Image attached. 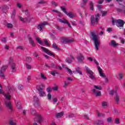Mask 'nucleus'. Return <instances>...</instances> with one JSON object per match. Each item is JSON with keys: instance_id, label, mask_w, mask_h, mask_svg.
Returning <instances> with one entry per match:
<instances>
[{"instance_id": "obj_1", "label": "nucleus", "mask_w": 125, "mask_h": 125, "mask_svg": "<svg viewBox=\"0 0 125 125\" xmlns=\"http://www.w3.org/2000/svg\"><path fill=\"white\" fill-rule=\"evenodd\" d=\"M91 36L92 41H93V42H94L95 47L96 50H99V45H100V43H99V41H98V35H96L95 33L92 32H91Z\"/></svg>"}, {"instance_id": "obj_2", "label": "nucleus", "mask_w": 125, "mask_h": 125, "mask_svg": "<svg viewBox=\"0 0 125 125\" xmlns=\"http://www.w3.org/2000/svg\"><path fill=\"white\" fill-rule=\"evenodd\" d=\"M112 23V25H116L117 27L118 28H124V26H125V21L121 19L115 20L113 19Z\"/></svg>"}, {"instance_id": "obj_3", "label": "nucleus", "mask_w": 125, "mask_h": 125, "mask_svg": "<svg viewBox=\"0 0 125 125\" xmlns=\"http://www.w3.org/2000/svg\"><path fill=\"white\" fill-rule=\"evenodd\" d=\"M94 16L92 15L91 16L90 21L92 25H95L96 24H98V21H99V18L100 17V14L99 13L96 14Z\"/></svg>"}, {"instance_id": "obj_4", "label": "nucleus", "mask_w": 125, "mask_h": 125, "mask_svg": "<svg viewBox=\"0 0 125 125\" xmlns=\"http://www.w3.org/2000/svg\"><path fill=\"white\" fill-rule=\"evenodd\" d=\"M13 57L10 58L9 63L11 65V70L12 73L16 72V64L13 62Z\"/></svg>"}, {"instance_id": "obj_5", "label": "nucleus", "mask_w": 125, "mask_h": 125, "mask_svg": "<svg viewBox=\"0 0 125 125\" xmlns=\"http://www.w3.org/2000/svg\"><path fill=\"white\" fill-rule=\"evenodd\" d=\"M42 86V85L37 86V89L39 91V95L41 97H44L45 96V92L43 90Z\"/></svg>"}, {"instance_id": "obj_6", "label": "nucleus", "mask_w": 125, "mask_h": 125, "mask_svg": "<svg viewBox=\"0 0 125 125\" xmlns=\"http://www.w3.org/2000/svg\"><path fill=\"white\" fill-rule=\"evenodd\" d=\"M62 43H68V42H75V40H74V39L72 38V39H70L68 37H65V38H63L62 39Z\"/></svg>"}, {"instance_id": "obj_7", "label": "nucleus", "mask_w": 125, "mask_h": 125, "mask_svg": "<svg viewBox=\"0 0 125 125\" xmlns=\"http://www.w3.org/2000/svg\"><path fill=\"white\" fill-rule=\"evenodd\" d=\"M38 119V120H37V118L34 119L35 122H37V123H38V124H41V123H42V122L43 121V118L42 117V115L40 114L39 113L36 114V116Z\"/></svg>"}, {"instance_id": "obj_8", "label": "nucleus", "mask_w": 125, "mask_h": 125, "mask_svg": "<svg viewBox=\"0 0 125 125\" xmlns=\"http://www.w3.org/2000/svg\"><path fill=\"white\" fill-rule=\"evenodd\" d=\"M77 59L79 63H83V61L84 60V56H83V54L79 53L78 54V56L77 57Z\"/></svg>"}, {"instance_id": "obj_9", "label": "nucleus", "mask_w": 125, "mask_h": 125, "mask_svg": "<svg viewBox=\"0 0 125 125\" xmlns=\"http://www.w3.org/2000/svg\"><path fill=\"white\" fill-rule=\"evenodd\" d=\"M42 49L43 51L45 52V53H46V54H48V55H50V56H53V57H54L55 56L53 53L50 52V50H48V49L44 47H42Z\"/></svg>"}, {"instance_id": "obj_10", "label": "nucleus", "mask_w": 125, "mask_h": 125, "mask_svg": "<svg viewBox=\"0 0 125 125\" xmlns=\"http://www.w3.org/2000/svg\"><path fill=\"white\" fill-rule=\"evenodd\" d=\"M48 25V22H44L43 23H40L38 25L37 29L40 30L41 31H42V28L44 27L45 25Z\"/></svg>"}, {"instance_id": "obj_11", "label": "nucleus", "mask_w": 125, "mask_h": 125, "mask_svg": "<svg viewBox=\"0 0 125 125\" xmlns=\"http://www.w3.org/2000/svg\"><path fill=\"white\" fill-rule=\"evenodd\" d=\"M5 104L6 107L10 110L11 112H13V111H14V109H13V108L12 107V105L11 104V102H5Z\"/></svg>"}, {"instance_id": "obj_12", "label": "nucleus", "mask_w": 125, "mask_h": 125, "mask_svg": "<svg viewBox=\"0 0 125 125\" xmlns=\"http://www.w3.org/2000/svg\"><path fill=\"white\" fill-rule=\"evenodd\" d=\"M125 2L124 3V5H123L122 8H116V11L119 13H123L125 15Z\"/></svg>"}, {"instance_id": "obj_13", "label": "nucleus", "mask_w": 125, "mask_h": 125, "mask_svg": "<svg viewBox=\"0 0 125 125\" xmlns=\"http://www.w3.org/2000/svg\"><path fill=\"white\" fill-rule=\"evenodd\" d=\"M109 45L110 46H113V47H116V46H118L119 45V43L116 42L115 40H112L109 43Z\"/></svg>"}, {"instance_id": "obj_14", "label": "nucleus", "mask_w": 125, "mask_h": 125, "mask_svg": "<svg viewBox=\"0 0 125 125\" xmlns=\"http://www.w3.org/2000/svg\"><path fill=\"white\" fill-rule=\"evenodd\" d=\"M92 91H93L94 94L95 95V96H101V91H96V89H93L92 90Z\"/></svg>"}, {"instance_id": "obj_15", "label": "nucleus", "mask_w": 125, "mask_h": 125, "mask_svg": "<svg viewBox=\"0 0 125 125\" xmlns=\"http://www.w3.org/2000/svg\"><path fill=\"white\" fill-rule=\"evenodd\" d=\"M98 69L100 77H102V78H105V74L103 73V72L102 71V69L101 68V67H100V66H98Z\"/></svg>"}, {"instance_id": "obj_16", "label": "nucleus", "mask_w": 125, "mask_h": 125, "mask_svg": "<svg viewBox=\"0 0 125 125\" xmlns=\"http://www.w3.org/2000/svg\"><path fill=\"white\" fill-rule=\"evenodd\" d=\"M34 105L35 106H38L39 105V98L38 97L35 96L34 97Z\"/></svg>"}, {"instance_id": "obj_17", "label": "nucleus", "mask_w": 125, "mask_h": 125, "mask_svg": "<svg viewBox=\"0 0 125 125\" xmlns=\"http://www.w3.org/2000/svg\"><path fill=\"white\" fill-rule=\"evenodd\" d=\"M29 43L31 44L32 46H36V43L34 42V40H33V38H31V37H29L28 38Z\"/></svg>"}, {"instance_id": "obj_18", "label": "nucleus", "mask_w": 125, "mask_h": 125, "mask_svg": "<svg viewBox=\"0 0 125 125\" xmlns=\"http://www.w3.org/2000/svg\"><path fill=\"white\" fill-rule=\"evenodd\" d=\"M64 116V111L61 112L60 113H58L56 114V117L59 119V118H61Z\"/></svg>"}, {"instance_id": "obj_19", "label": "nucleus", "mask_w": 125, "mask_h": 125, "mask_svg": "<svg viewBox=\"0 0 125 125\" xmlns=\"http://www.w3.org/2000/svg\"><path fill=\"white\" fill-rule=\"evenodd\" d=\"M103 124V121L102 120H96L94 122V125H100Z\"/></svg>"}, {"instance_id": "obj_20", "label": "nucleus", "mask_w": 125, "mask_h": 125, "mask_svg": "<svg viewBox=\"0 0 125 125\" xmlns=\"http://www.w3.org/2000/svg\"><path fill=\"white\" fill-rule=\"evenodd\" d=\"M85 70H86V72H87V73L88 74H89V75H93V72H92V71L90 70V69H89V68H88V66H85Z\"/></svg>"}, {"instance_id": "obj_21", "label": "nucleus", "mask_w": 125, "mask_h": 125, "mask_svg": "<svg viewBox=\"0 0 125 125\" xmlns=\"http://www.w3.org/2000/svg\"><path fill=\"white\" fill-rule=\"evenodd\" d=\"M116 96L114 98V99L117 103V104H119V101H120V96L117 94V92H115Z\"/></svg>"}, {"instance_id": "obj_22", "label": "nucleus", "mask_w": 125, "mask_h": 125, "mask_svg": "<svg viewBox=\"0 0 125 125\" xmlns=\"http://www.w3.org/2000/svg\"><path fill=\"white\" fill-rule=\"evenodd\" d=\"M66 15H67V16H68V17L70 18H74V17H75V15L72 12H70L68 13H67Z\"/></svg>"}, {"instance_id": "obj_23", "label": "nucleus", "mask_w": 125, "mask_h": 125, "mask_svg": "<svg viewBox=\"0 0 125 125\" xmlns=\"http://www.w3.org/2000/svg\"><path fill=\"white\" fill-rule=\"evenodd\" d=\"M35 39L37 42L39 43L41 45H42V41L41 40V39L37 36L35 37Z\"/></svg>"}, {"instance_id": "obj_24", "label": "nucleus", "mask_w": 125, "mask_h": 125, "mask_svg": "<svg viewBox=\"0 0 125 125\" xmlns=\"http://www.w3.org/2000/svg\"><path fill=\"white\" fill-rule=\"evenodd\" d=\"M102 106L103 108H106L108 106V103L106 102H103L102 103Z\"/></svg>"}, {"instance_id": "obj_25", "label": "nucleus", "mask_w": 125, "mask_h": 125, "mask_svg": "<svg viewBox=\"0 0 125 125\" xmlns=\"http://www.w3.org/2000/svg\"><path fill=\"white\" fill-rule=\"evenodd\" d=\"M4 96L7 100H10V99L11 98V96L9 95V93L5 94Z\"/></svg>"}, {"instance_id": "obj_26", "label": "nucleus", "mask_w": 125, "mask_h": 125, "mask_svg": "<svg viewBox=\"0 0 125 125\" xmlns=\"http://www.w3.org/2000/svg\"><path fill=\"white\" fill-rule=\"evenodd\" d=\"M51 75L54 76L55 75H59V73L56 70H53L51 71Z\"/></svg>"}, {"instance_id": "obj_27", "label": "nucleus", "mask_w": 125, "mask_h": 125, "mask_svg": "<svg viewBox=\"0 0 125 125\" xmlns=\"http://www.w3.org/2000/svg\"><path fill=\"white\" fill-rule=\"evenodd\" d=\"M89 5H90V9H91V10H94V8L93 7V5H94V4L93 3V2H92V1H90Z\"/></svg>"}, {"instance_id": "obj_28", "label": "nucleus", "mask_w": 125, "mask_h": 125, "mask_svg": "<svg viewBox=\"0 0 125 125\" xmlns=\"http://www.w3.org/2000/svg\"><path fill=\"white\" fill-rule=\"evenodd\" d=\"M16 105H17V107L18 108V109H21V108H22V106L21 105V103H20L19 102H17Z\"/></svg>"}, {"instance_id": "obj_29", "label": "nucleus", "mask_w": 125, "mask_h": 125, "mask_svg": "<svg viewBox=\"0 0 125 125\" xmlns=\"http://www.w3.org/2000/svg\"><path fill=\"white\" fill-rule=\"evenodd\" d=\"M31 114H32V115H34V116H36V114H39V113H37V112L36 111V110H35L34 108H32L31 109Z\"/></svg>"}, {"instance_id": "obj_30", "label": "nucleus", "mask_w": 125, "mask_h": 125, "mask_svg": "<svg viewBox=\"0 0 125 125\" xmlns=\"http://www.w3.org/2000/svg\"><path fill=\"white\" fill-rule=\"evenodd\" d=\"M7 65H4L3 66L1 69H0V71L1 72H4V71H5V70H6V69L7 68Z\"/></svg>"}, {"instance_id": "obj_31", "label": "nucleus", "mask_w": 125, "mask_h": 125, "mask_svg": "<svg viewBox=\"0 0 125 125\" xmlns=\"http://www.w3.org/2000/svg\"><path fill=\"white\" fill-rule=\"evenodd\" d=\"M76 72H77V73L79 74V75H80L81 76H83V73H82V70H81V68H78L76 69Z\"/></svg>"}, {"instance_id": "obj_32", "label": "nucleus", "mask_w": 125, "mask_h": 125, "mask_svg": "<svg viewBox=\"0 0 125 125\" xmlns=\"http://www.w3.org/2000/svg\"><path fill=\"white\" fill-rule=\"evenodd\" d=\"M2 42L4 43H6V42H7V37H3L1 40Z\"/></svg>"}, {"instance_id": "obj_33", "label": "nucleus", "mask_w": 125, "mask_h": 125, "mask_svg": "<svg viewBox=\"0 0 125 125\" xmlns=\"http://www.w3.org/2000/svg\"><path fill=\"white\" fill-rule=\"evenodd\" d=\"M32 60V58H31V57H27L26 59V61H27V62H28L29 63H31Z\"/></svg>"}, {"instance_id": "obj_34", "label": "nucleus", "mask_w": 125, "mask_h": 125, "mask_svg": "<svg viewBox=\"0 0 125 125\" xmlns=\"http://www.w3.org/2000/svg\"><path fill=\"white\" fill-rule=\"evenodd\" d=\"M59 21L61 23H63V24H66V22H67V20H66L65 19L62 20L61 19H60Z\"/></svg>"}, {"instance_id": "obj_35", "label": "nucleus", "mask_w": 125, "mask_h": 125, "mask_svg": "<svg viewBox=\"0 0 125 125\" xmlns=\"http://www.w3.org/2000/svg\"><path fill=\"white\" fill-rule=\"evenodd\" d=\"M94 87L96 88V89H98L99 90H102V87L96 85H94Z\"/></svg>"}, {"instance_id": "obj_36", "label": "nucleus", "mask_w": 125, "mask_h": 125, "mask_svg": "<svg viewBox=\"0 0 125 125\" xmlns=\"http://www.w3.org/2000/svg\"><path fill=\"white\" fill-rule=\"evenodd\" d=\"M52 46L53 48H54L55 49H57V50H59L60 49L59 48H58V46H57V45L55 43H53Z\"/></svg>"}, {"instance_id": "obj_37", "label": "nucleus", "mask_w": 125, "mask_h": 125, "mask_svg": "<svg viewBox=\"0 0 125 125\" xmlns=\"http://www.w3.org/2000/svg\"><path fill=\"white\" fill-rule=\"evenodd\" d=\"M20 20L22 22H27V21H28V19H27V18H23L22 17H20Z\"/></svg>"}, {"instance_id": "obj_38", "label": "nucleus", "mask_w": 125, "mask_h": 125, "mask_svg": "<svg viewBox=\"0 0 125 125\" xmlns=\"http://www.w3.org/2000/svg\"><path fill=\"white\" fill-rule=\"evenodd\" d=\"M9 125H16V123L12 120H10Z\"/></svg>"}, {"instance_id": "obj_39", "label": "nucleus", "mask_w": 125, "mask_h": 125, "mask_svg": "<svg viewBox=\"0 0 125 125\" xmlns=\"http://www.w3.org/2000/svg\"><path fill=\"white\" fill-rule=\"evenodd\" d=\"M64 85L63 87H67L69 84H70V83L67 82V81H64Z\"/></svg>"}, {"instance_id": "obj_40", "label": "nucleus", "mask_w": 125, "mask_h": 125, "mask_svg": "<svg viewBox=\"0 0 125 125\" xmlns=\"http://www.w3.org/2000/svg\"><path fill=\"white\" fill-rule=\"evenodd\" d=\"M1 8L3 10H6V9H8V6L6 5H3L1 6Z\"/></svg>"}, {"instance_id": "obj_41", "label": "nucleus", "mask_w": 125, "mask_h": 125, "mask_svg": "<svg viewBox=\"0 0 125 125\" xmlns=\"http://www.w3.org/2000/svg\"><path fill=\"white\" fill-rule=\"evenodd\" d=\"M0 77L2 78V79H5V76H4V74L2 73V71L0 70Z\"/></svg>"}, {"instance_id": "obj_42", "label": "nucleus", "mask_w": 125, "mask_h": 125, "mask_svg": "<svg viewBox=\"0 0 125 125\" xmlns=\"http://www.w3.org/2000/svg\"><path fill=\"white\" fill-rule=\"evenodd\" d=\"M66 62L70 64L72 63V59H71L70 58H67L66 60Z\"/></svg>"}, {"instance_id": "obj_43", "label": "nucleus", "mask_w": 125, "mask_h": 125, "mask_svg": "<svg viewBox=\"0 0 125 125\" xmlns=\"http://www.w3.org/2000/svg\"><path fill=\"white\" fill-rule=\"evenodd\" d=\"M61 8L62 10L63 11V12H64V13H65V14H67V11H66V8H65V7H64V6L61 7Z\"/></svg>"}, {"instance_id": "obj_44", "label": "nucleus", "mask_w": 125, "mask_h": 125, "mask_svg": "<svg viewBox=\"0 0 125 125\" xmlns=\"http://www.w3.org/2000/svg\"><path fill=\"white\" fill-rule=\"evenodd\" d=\"M25 66L26 68L28 69V70H31L32 69V66H31V65L28 63H26Z\"/></svg>"}, {"instance_id": "obj_45", "label": "nucleus", "mask_w": 125, "mask_h": 125, "mask_svg": "<svg viewBox=\"0 0 125 125\" xmlns=\"http://www.w3.org/2000/svg\"><path fill=\"white\" fill-rule=\"evenodd\" d=\"M43 3H45V2L42 0L40 1L37 3V6H39L40 4H43Z\"/></svg>"}, {"instance_id": "obj_46", "label": "nucleus", "mask_w": 125, "mask_h": 125, "mask_svg": "<svg viewBox=\"0 0 125 125\" xmlns=\"http://www.w3.org/2000/svg\"><path fill=\"white\" fill-rule=\"evenodd\" d=\"M114 123L116 125H119V124H120V120H119V118L115 119Z\"/></svg>"}, {"instance_id": "obj_47", "label": "nucleus", "mask_w": 125, "mask_h": 125, "mask_svg": "<svg viewBox=\"0 0 125 125\" xmlns=\"http://www.w3.org/2000/svg\"><path fill=\"white\" fill-rule=\"evenodd\" d=\"M74 114H70V115H68L66 116L67 119H71L72 118H74Z\"/></svg>"}, {"instance_id": "obj_48", "label": "nucleus", "mask_w": 125, "mask_h": 125, "mask_svg": "<svg viewBox=\"0 0 125 125\" xmlns=\"http://www.w3.org/2000/svg\"><path fill=\"white\" fill-rule=\"evenodd\" d=\"M44 43L45 44H46L47 46H49V45H50V44H49V43L48 42V41L46 39L44 40Z\"/></svg>"}, {"instance_id": "obj_49", "label": "nucleus", "mask_w": 125, "mask_h": 125, "mask_svg": "<svg viewBox=\"0 0 125 125\" xmlns=\"http://www.w3.org/2000/svg\"><path fill=\"white\" fill-rule=\"evenodd\" d=\"M18 89H19L20 90H21V89H23V88H24V87L22 85L20 84V85H18Z\"/></svg>"}, {"instance_id": "obj_50", "label": "nucleus", "mask_w": 125, "mask_h": 125, "mask_svg": "<svg viewBox=\"0 0 125 125\" xmlns=\"http://www.w3.org/2000/svg\"><path fill=\"white\" fill-rule=\"evenodd\" d=\"M41 77L42 78V79H43V80H46V77H45V76H44V74H42V73H41Z\"/></svg>"}, {"instance_id": "obj_51", "label": "nucleus", "mask_w": 125, "mask_h": 125, "mask_svg": "<svg viewBox=\"0 0 125 125\" xmlns=\"http://www.w3.org/2000/svg\"><path fill=\"white\" fill-rule=\"evenodd\" d=\"M17 49H21V50H23V49H24V47L23 46L19 45L17 47Z\"/></svg>"}, {"instance_id": "obj_52", "label": "nucleus", "mask_w": 125, "mask_h": 125, "mask_svg": "<svg viewBox=\"0 0 125 125\" xmlns=\"http://www.w3.org/2000/svg\"><path fill=\"white\" fill-rule=\"evenodd\" d=\"M51 66L52 67V68H54V69H57V66H55L54 63H52L51 64Z\"/></svg>"}, {"instance_id": "obj_53", "label": "nucleus", "mask_w": 125, "mask_h": 125, "mask_svg": "<svg viewBox=\"0 0 125 125\" xmlns=\"http://www.w3.org/2000/svg\"><path fill=\"white\" fill-rule=\"evenodd\" d=\"M7 28H13V25L11 23H7Z\"/></svg>"}, {"instance_id": "obj_54", "label": "nucleus", "mask_w": 125, "mask_h": 125, "mask_svg": "<svg viewBox=\"0 0 125 125\" xmlns=\"http://www.w3.org/2000/svg\"><path fill=\"white\" fill-rule=\"evenodd\" d=\"M52 4H53V5H54L55 6H58V4L54 1H52Z\"/></svg>"}, {"instance_id": "obj_55", "label": "nucleus", "mask_w": 125, "mask_h": 125, "mask_svg": "<svg viewBox=\"0 0 125 125\" xmlns=\"http://www.w3.org/2000/svg\"><path fill=\"white\" fill-rule=\"evenodd\" d=\"M107 31L108 32V33H110V32L113 31V28L108 27L107 29Z\"/></svg>"}, {"instance_id": "obj_56", "label": "nucleus", "mask_w": 125, "mask_h": 125, "mask_svg": "<svg viewBox=\"0 0 125 125\" xmlns=\"http://www.w3.org/2000/svg\"><path fill=\"white\" fill-rule=\"evenodd\" d=\"M48 100H50L51 99V94L48 93L47 94Z\"/></svg>"}, {"instance_id": "obj_57", "label": "nucleus", "mask_w": 125, "mask_h": 125, "mask_svg": "<svg viewBox=\"0 0 125 125\" xmlns=\"http://www.w3.org/2000/svg\"><path fill=\"white\" fill-rule=\"evenodd\" d=\"M89 78H90V79H91L92 80H94V79H95V77H94V76L93 75V74H90L89 75Z\"/></svg>"}, {"instance_id": "obj_58", "label": "nucleus", "mask_w": 125, "mask_h": 125, "mask_svg": "<svg viewBox=\"0 0 125 125\" xmlns=\"http://www.w3.org/2000/svg\"><path fill=\"white\" fill-rule=\"evenodd\" d=\"M107 123H111L112 122V118L109 117L107 119Z\"/></svg>"}, {"instance_id": "obj_59", "label": "nucleus", "mask_w": 125, "mask_h": 125, "mask_svg": "<svg viewBox=\"0 0 125 125\" xmlns=\"http://www.w3.org/2000/svg\"><path fill=\"white\" fill-rule=\"evenodd\" d=\"M67 70L69 73L70 74V75H73V72H72V70H71V69H69V68H67Z\"/></svg>"}, {"instance_id": "obj_60", "label": "nucleus", "mask_w": 125, "mask_h": 125, "mask_svg": "<svg viewBox=\"0 0 125 125\" xmlns=\"http://www.w3.org/2000/svg\"><path fill=\"white\" fill-rule=\"evenodd\" d=\"M104 2V0H99L98 1V3H99V4H102Z\"/></svg>"}, {"instance_id": "obj_61", "label": "nucleus", "mask_w": 125, "mask_h": 125, "mask_svg": "<svg viewBox=\"0 0 125 125\" xmlns=\"http://www.w3.org/2000/svg\"><path fill=\"white\" fill-rule=\"evenodd\" d=\"M120 41L121 42V43H122V44H124L125 43V39H124V38H121L120 39Z\"/></svg>"}, {"instance_id": "obj_62", "label": "nucleus", "mask_w": 125, "mask_h": 125, "mask_svg": "<svg viewBox=\"0 0 125 125\" xmlns=\"http://www.w3.org/2000/svg\"><path fill=\"white\" fill-rule=\"evenodd\" d=\"M115 92H114V90H111L110 91H109V94L110 95H113L114 94Z\"/></svg>"}, {"instance_id": "obj_63", "label": "nucleus", "mask_w": 125, "mask_h": 125, "mask_svg": "<svg viewBox=\"0 0 125 125\" xmlns=\"http://www.w3.org/2000/svg\"><path fill=\"white\" fill-rule=\"evenodd\" d=\"M107 15V12L104 11L102 12V16L104 17V16H105V15Z\"/></svg>"}, {"instance_id": "obj_64", "label": "nucleus", "mask_w": 125, "mask_h": 125, "mask_svg": "<svg viewBox=\"0 0 125 125\" xmlns=\"http://www.w3.org/2000/svg\"><path fill=\"white\" fill-rule=\"evenodd\" d=\"M119 76L120 80L123 79V74H122L121 73H120L119 74Z\"/></svg>"}]
</instances>
